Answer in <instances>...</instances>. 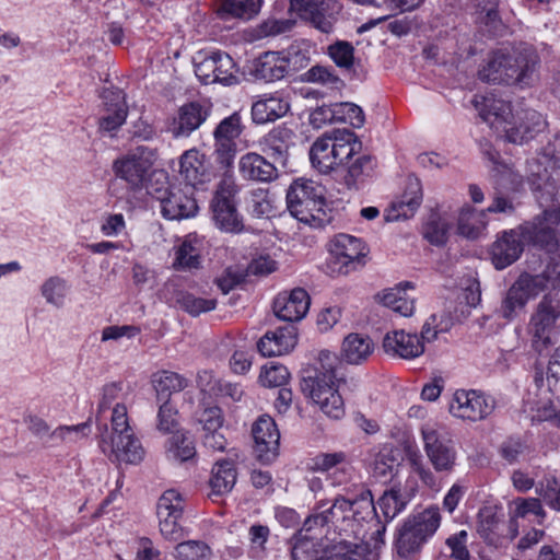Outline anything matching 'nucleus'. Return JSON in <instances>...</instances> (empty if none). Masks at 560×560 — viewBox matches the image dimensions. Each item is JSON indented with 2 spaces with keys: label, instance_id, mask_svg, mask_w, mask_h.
I'll return each mask as SVG.
<instances>
[{
  "label": "nucleus",
  "instance_id": "f03ea898",
  "mask_svg": "<svg viewBox=\"0 0 560 560\" xmlns=\"http://www.w3.org/2000/svg\"><path fill=\"white\" fill-rule=\"evenodd\" d=\"M479 116L492 129L503 132L505 139L515 144H523L545 128L542 116L535 109L513 110L511 104L494 95H476L472 100Z\"/></svg>",
  "mask_w": 560,
  "mask_h": 560
},
{
  "label": "nucleus",
  "instance_id": "864d4df0",
  "mask_svg": "<svg viewBox=\"0 0 560 560\" xmlns=\"http://www.w3.org/2000/svg\"><path fill=\"white\" fill-rule=\"evenodd\" d=\"M452 326L450 313L432 314L423 324L421 337L423 340L431 342L438 338L440 332L447 331Z\"/></svg>",
  "mask_w": 560,
  "mask_h": 560
},
{
  "label": "nucleus",
  "instance_id": "f3484780",
  "mask_svg": "<svg viewBox=\"0 0 560 560\" xmlns=\"http://www.w3.org/2000/svg\"><path fill=\"white\" fill-rule=\"evenodd\" d=\"M521 226L504 232L492 245L491 259L497 269H504L515 262L524 250Z\"/></svg>",
  "mask_w": 560,
  "mask_h": 560
},
{
  "label": "nucleus",
  "instance_id": "680f3d73",
  "mask_svg": "<svg viewBox=\"0 0 560 560\" xmlns=\"http://www.w3.org/2000/svg\"><path fill=\"white\" fill-rule=\"evenodd\" d=\"M526 301L513 287H511L501 302L499 314L504 319H513L522 311Z\"/></svg>",
  "mask_w": 560,
  "mask_h": 560
},
{
  "label": "nucleus",
  "instance_id": "dca6fc26",
  "mask_svg": "<svg viewBox=\"0 0 560 560\" xmlns=\"http://www.w3.org/2000/svg\"><path fill=\"white\" fill-rule=\"evenodd\" d=\"M154 159L155 153L153 151L139 147L136 153L127 155L115 163L116 174L130 185L137 187L142 183Z\"/></svg>",
  "mask_w": 560,
  "mask_h": 560
},
{
  "label": "nucleus",
  "instance_id": "49530a36",
  "mask_svg": "<svg viewBox=\"0 0 560 560\" xmlns=\"http://www.w3.org/2000/svg\"><path fill=\"white\" fill-rule=\"evenodd\" d=\"M548 280L542 275L532 276L528 273L521 275L512 287L521 293L526 302L535 299L547 288Z\"/></svg>",
  "mask_w": 560,
  "mask_h": 560
},
{
  "label": "nucleus",
  "instance_id": "6e6552de",
  "mask_svg": "<svg viewBox=\"0 0 560 560\" xmlns=\"http://www.w3.org/2000/svg\"><path fill=\"white\" fill-rule=\"evenodd\" d=\"M425 454L436 471H451L456 463L455 443L450 434L438 427L424 425L421 429Z\"/></svg>",
  "mask_w": 560,
  "mask_h": 560
},
{
  "label": "nucleus",
  "instance_id": "b1692460",
  "mask_svg": "<svg viewBox=\"0 0 560 560\" xmlns=\"http://www.w3.org/2000/svg\"><path fill=\"white\" fill-rule=\"evenodd\" d=\"M291 9L298 12L302 19L310 21L320 32H331L335 19L325 14V11L329 9L328 1L291 0Z\"/></svg>",
  "mask_w": 560,
  "mask_h": 560
},
{
  "label": "nucleus",
  "instance_id": "6e6d98bb",
  "mask_svg": "<svg viewBox=\"0 0 560 560\" xmlns=\"http://www.w3.org/2000/svg\"><path fill=\"white\" fill-rule=\"evenodd\" d=\"M332 61L342 69H351L354 62V47L346 40H337L327 48Z\"/></svg>",
  "mask_w": 560,
  "mask_h": 560
},
{
  "label": "nucleus",
  "instance_id": "6ab92c4d",
  "mask_svg": "<svg viewBox=\"0 0 560 560\" xmlns=\"http://www.w3.org/2000/svg\"><path fill=\"white\" fill-rule=\"evenodd\" d=\"M424 342L421 335L395 330L385 335L383 339L384 351L402 359H413L424 352Z\"/></svg>",
  "mask_w": 560,
  "mask_h": 560
},
{
  "label": "nucleus",
  "instance_id": "f704fd0d",
  "mask_svg": "<svg viewBox=\"0 0 560 560\" xmlns=\"http://www.w3.org/2000/svg\"><path fill=\"white\" fill-rule=\"evenodd\" d=\"M152 384L160 401H168L173 393H178L188 386V382L182 375L161 371L152 375Z\"/></svg>",
  "mask_w": 560,
  "mask_h": 560
},
{
  "label": "nucleus",
  "instance_id": "393cba45",
  "mask_svg": "<svg viewBox=\"0 0 560 560\" xmlns=\"http://www.w3.org/2000/svg\"><path fill=\"white\" fill-rule=\"evenodd\" d=\"M422 201L421 184L417 178H409L405 192L398 202H394L385 213V221L395 222L411 218Z\"/></svg>",
  "mask_w": 560,
  "mask_h": 560
},
{
  "label": "nucleus",
  "instance_id": "7ed1b4c3",
  "mask_svg": "<svg viewBox=\"0 0 560 560\" xmlns=\"http://www.w3.org/2000/svg\"><path fill=\"white\" fill-rule=\"evenodd\" d=\"M338 365V357L323 350L314 366L305 371L301 381L302 393L332 419H340L345 415L343 399L336 387Z\"/></svg>",
  "mask_w": 560,
  "mask_h": 560
},
{
  "label": "nucleus",
  "instance_id": "8fccbe9b",
  "mask_svg": "<svg viewBox=\"0 0 560 560\" xmlns=\"http://www.w3.org/2000/svg\"><path fill=\"white\" fill-rule=\"evenodd\" d=\"M450 223L438 213H432L423 226V236L432 245L441 246L447 241Z\"/></svg>",
  "mask_w": 560,
  "mask_h": 560
},
{
  "label": "nucleus",
  "instance_id": "ddd939ff",
  "mask_svg": "<svg viewBox=\"0 0 560 560\" xmlns=\"http://www.w3.org/2000/svg\"><path fill=\"white\" fill-rule=\"evenodd\" d=\"M506 57L512 83L529 85L540 65L537 51L530 46H522L506 51Z\"/></svg>",
  "mask_w": 560,
  "mask_h": 560
},
{
  "label": "nucleus",
  "instance_id": "4d7b16f0",
  "mask_svg": "<svg viewBox=\"0 0 560 560\" xmlns=\"http://www.w3.org/2000/svg\"><path fill=\"white\" fill-rule=\"evenodd\" d=\"M177 303L179 306L192 316L209 312L215 308L217 301L214 299H202L190 293H180Z\"/></svg>",
  "mask_w": 560,
  "mask_h": 560
},
{
  "label": "nucleus",
  "instance_id": "69168bd1",
  "mask_svg": "<svg viewBox=\"0 0 560 560\" xmlns=\"http://www.w3.org/2000/svg\"><path fill=\"white\" fill-rule=\"evenodd\" d=\"M122 383L110 382L105 384L101 389L97 413L101 415L113 408V405L116 404L119 398H122Z\"/></svg>",
  "mask_w": 560,
  "mask_h": 560
},
{
  "label": "nucleus",
  "instance_id": "1a4fd4ad",
  "mask_svg": "<svg viewBox=\"0 0 560 560\" xmlns=\"http://www.w3.org/2000/svg\"><path fill=\"white\" fill-rule=\"evenodd\" d=\"M192 188L185 186L152 188L149 194L160 202L161 212L170 220H182L194 217L198 211V205L192 197Z\"/></svg>",
  "mask_w": 560,
  "mask_h": 560
},
{
  "label": "nucleus",
  "instance_id": "e2e57ef3",
  "mask_svg": "<svg viewBox=\"0 0 560 560\" xmlns=\"http://www.w3.org/2000/svg\"><path fill=\"white\" fill-rule=\"evenodd\" d=\"M88 429V423H80L77 425H60L50 432L49 440L58 441L61 443H74L78 440L86 436L85 431Z\"/></svg>",
  "mask_w": 560,
  "mask_h": 560
},
{
  "label": "nucleus",
  "instance_id": "e433bc0d",
  "mask_svg": "<svg viewBox=\"0 0 560 560\" xmlns=\"http://www.w3.org/2000/svg\"><path fill=\"white\" fill-rule=\"evenodd\" d=\"M294 133L285 127L273 128L265 138V143L276 162L284 164Z\"/></svg>",
  "mask_w": 560,
  "mask_h": 560
},
{
  "label": "nucleus",
  "instance_id": "de8ad7c7",
  "mask_svg": "<svg viewBox=\"0 0 560 560\" xmlns=\"http://www.w3.org/2000/svg\"><path fill=\"white\" fill-rule=\"evenodd\" d=\"M398 465V460L394 455L393 450L383 448L375 455L371 464V467L373 476L376 479L386 481L387 479H390L394 476Z\"/></svg>",
  "mask_w": 560,
  "mask_h": 560
},
{
  "label": "nucleus",
  "instance_id": "cd10ccee",
  "mask_svg": "<svg viewBox=\"0 0 560 560\" xmlns=\"http://www.w3.org/2000/svg\"><path fill=\"white\" fill-rule=\"evenodd\" d=\"M527 167L537 179L547 178L549 170L560 168V135L550 140L537 158L527 161Z\"/></svg>",
  "mask_w": 560,
  "mask_h": 560
},
{
  "label": "nucleus",
  "instance_id": "a211bd4d",
  "mask_svg": "<svg viewBox=\"0 0 560 560\" xmlns=\"http://www.w3.org/2000/svg\"><path fill=\"white\" fill-rule=\"evenodd\" d=\"M102 448L104 453H109L115 460L127 464H138L144 457V450L133 431L122 434L109 435V440H103Z\"/></svg>",
  "mask_w": 560,
  "mask_h": 560
},
{
  "label": "nucleus",
  "instance_id": "20e7f679",
  "mask_svg": "<svg viewBox=\"0 0 560 560\" xmlns=\"http://www.w3.org/2000/svg\"><path fill=\"white\" fill-rule=\"evenodd\" d=\"M302 530L294 537L291 548L293 560H373L374 556L366 542H351L346 538L330 545L322 542Z\"/></svg>",
  "mask_w": 560,
  "mask_h": 560
},
{
  "label": "nucleus",
  "instance_id": "ea45409f",
  "mask_svg": "<svg viewBox=\"0 0 560 560\" xmlns=\"http://www.w3.org/2000/svg\"><path fill=\"white\" fill-rule=\"evenodd\" d=\"M236 482V470L232 462L220 460L212 469L210 486L213 493L224 494L231 491Z\"/></svg>",
  "mask_w": 560,
  "mask_h": 560
},
{
  "label": "nucleus",
  "instance_id": "13d9d810",
  "mask_svg": "<svg viewBox=\"0 0 560 560\" xmlns=\"http://www.w3.org/2000/svg\"><path fill=\"white\" fill-rule=\"evenodd\" d=\"M338 122L350 124L353 128H361L364 125L365 117L362 108L353 103L335 104Z\"/></svg>",
  "mask_w": 560,
  "mask_h": 560
},
{
  "label": "nucleus",
  "instance_id": "7c9ffc66",
  "mask_svg": "<svg viewBox=\"0 0 560 560\" xmlns=\"http://www.w3.org/2000/svg\"><path fill=\"white\" fill-rule=\"evenodd\" d=\"M290 106L278 95H265L253 103L252 117L256 124H266L283 117Z\"/></svg>",
  "mask_w": 560,
  "mask_h": 560
},
{
  "label": "nucleus",
  "instance_id": "58836bf2",
  "mask_svg": "<svg viewBox=\"0 0 560 560\" xmlns=\"http://www.w3.org/2000/svg\"><path fill=\"white\" fill-rule=\"evenodd\" d=\"M331 136L334 137L331 142L339 165L361 150V142L355 133L349 129H335L331 131Z\"/></svg>",
  "mask_w": 560,
  "mask_h": 560
},
{
  "label": "nucleus",
  "instance_id": "a19ab883",
  "mask_svg": "<svg viewBox=\"0 0 560 560\" xmlns=\"http://www.w3.org/2000/svg\"><path fill=\"white\" fill-rule=\"evenodd\" d=\"M377 296L384 306L401 316H410L413 313V300L407 296L405 288L401 285L384 290Z\"/></svg>",
  "mask_w": 560,
  "mask_h": 560
},
{
  "label": "nucleus",
  "instance_id": "a18cd8bd",
  "mask_svg": "<svg viewBox=\"0 0 560 560\" xmlns=\"http://www.w3.org/2000/svg\"><path fill=\"white\" fill-rule=\"evenodd\" d=\"M212 556V549L202 540L182 541L174 551L176 560H211Z\"/></svg>",
  "mask_w": 560,
  "mask_h": 560
},
{
  "label": "nucleus",
  "instance_id": "423d86ee",
  "mask_svg": "<svg viewBox=\"0 0 560 560\" xmlns=\"http://www.w3.org/2000/svg\"><path fill=\"white\" fill-rule=\"evenodd\" d=\"M532 346L542 352L557 341L560 335V295L546 294L535 306L527 327Z\"/></svg>",
  "mask_w": 560,
  "mask_h": 560
},
{
  "label": "nucleus",
  "instance_id": "c85d7f7f",
  "mask_svg": "<svg viewBox=\"0 0 560 560\" xmlns=\"http://www.w3.org/2000/svg\"><path fill=\"white\" fill-rule=\"evenodd\" d=\"M179 173L186 182V186L194 189L195 186L206 180V156L197 149L185 151L179 159Z\"/></svg>",
  "mask_w": 560,
  "mask_h": 560
},
{
  "label": "nucleus",
  "instance_id": "5701e85b",
  "mask_svg": "<svg viewBox=\"0 0 560 560\" xmlns=\"http://www.w3.org/2000/svg\"><path fill=\"white\" fill-rule=\"evenodd\" d=\"M290 68V59L283 51H266L253 62L252 72L268 82L283 79Z\"/></svg>",
  "mask_w": 560,
  "mask_h": 560
},
{
  "label": "nucleus",
  "instance_id": "5fc2aeb1",
  "mask_svg": "<svg viewBox=\"0 0 560 560\" xmlns=\"http://www.w3.org/2000/svg\"><path fill=\"white\" fill-rule=\"evenodd\" d=\"M290 380V373L284 365L271 363L262 366L259 382L265 387H283Z\"/></svg>",
  "mask_w": 560,
  "mask_h": 560
},
{
  "label": "nucleus",
  "instance_id": "09e8293b",
  "mask_svg": "<svg viewBox=\"0 0 560 560\" xmlns=\"http://www.w3.org/2000/svg\"><path fill=\"white\" fill-rule=\"evenodd\" d=\"M478 533L489 544H499L500 521L492 508H483L478 514Z\"/></svg>",
  "mask_w": 560,
  "mask_h": 560
},
{
  "label": "nucleus",
  "instance_id": "f257e3e1",
  "mask_svg": "<svg viewBox=\"0 0 560 560\" xmlns=\"http://www.w3.org/2000/svg\"><path fill=\"white\" fill-rule=\"evenodd\" d=\"M352 488H347L346 494L353 493V497L338 495L330 506L320 504L322 511L305 520L304 529L312 532L317 526L331 524L340 535L364 542L365 525L373 521L376 509L369 489L362 483L353 485Z\"/></svg>",
  "mask_w": 560,
  "mask_h": 560
},
{
  "label": "nucleus",
  "instance_id": "412c9836",
  "mask_svg": "<svg viewBox=\"0 0 560 560\" xmlns=\"http://www.w3.org/2000/svg\"><path fill=\"white\" fill-rule=\"evenodd\" d=\"M310 307V296L302 288L292 290L289 294H279L273 302L276 316L284 322L302 319Z\"/></svg>",
  "mask_w": 560,
  "mask_h": 560
},
{
  "label": "nucleus",
  "instance_id": "473e14b6",
  "mask_svg": "<svg viewBox=\"0 0 560 560\" xmlns=\"http://www.w3.org/2000/svg\"><path fill=\"white\" fill-rule=\"evenodd\" d=\"M104 97H110L112 103H106L107 114L100 119V129L109 132L118 129L125 122L128 109L120 92L109 91Z\"/></svg>",
  "mask_w": 560,
  "mask_h": 560
},
{
  "label": "nucleus",
  "instance_id": "4c0bfd02",
  "mask_svg": "<svg viewBox=\"0 0 560 560\" xmlns=\"http://www.w3.org/2000/svg\"><path fill=\"white\" fill-rule=\"evenodd\" d=\"M486 211H476L471 208H463L459 217L457 230L458 233L467 238H477L487 226Z\"/></svg>",
  "mask_w": 560,
  "mask_h": 560
},
{
  "label": "nucleus",
  "instance_id": "3c124183",
  "mask_svg": "<svg viewBox=\"0 0 560 560\" xmlns=\"http://www.w3.org/2000/svg\"><path fill=\"white\" fill-rule=\"evenodd\" d=\"M214 58V75L215 83L232 84L236 81L235 63L226 52L215 51Z\"/></svg>",
  "mask_w": 560,
  "mask_h": 560
},
{
  "label": "nucleus",
  "instance_id": "79ce46f5",
  "mask_svg": "<svg viewBox=\"0 0 560 560\" xmlns=\"http://www.w3.org/2000/svg\"><path fill=\"white\" fill-rule=\"evenodd\" d=\"M211 209L212 218L220 230L240 232L243 229L235 203H211Z\"/></svg>",
  "mask_w": 560,
  "mask_h": 560
},
{
  "label": "nucleus",
  "instance_id": "774afa93",
  "mask_svg": "<svg viewBox=\"0 0 560 560\" xmlns=\"http://www.w3.org/2000/svg\"><path fill=\"white\" fill-rule=\"evenodd\" d=\"M345 460L346 455L342 452L323 453L311 459L308 468L313 471H328Z\"/></svg>",
  "mask_w": 560,
  "mask_h": 560
},
{
  "label": "nucleus",
  "instance_id": "0eeeda50",
  "mask_svg": "<svg viewBox=\"0 0 560 560\" xmlns=\"http://www.w3.org/2000/svg\"><path fill=\"white\" fill-rule=\"evenodd\" d=\"M440 522L441 515L436 506L410 516L399 530L396 541L398 555L408 558L418 552L424 541L435 533Z\"/></svg>",
  "mask_w": 560,
  "mask_h": 560
},
{
  "label": "nucleus",
  "instance_id": "72a5a7b5",
  "mask_svg": "<svg viewBox=\"0 0 560 560\" xmlns=\"http://www.w3.org/2000/svg\"><path fill=\"white\" fill-rule=\"evenodd\" d=\"M506 51H497L488 60L487 65L479 70V78L488 83L513 84L510 78Z\"/></svg>",
  "mask_w": 560,
  "mask_h": 560
},
{
  "label": "nucleus",
  "instance_id": "4be33fe9",
  "mask_svg": "<svg viewBox=\"0 0 560 560\" xmlns=\"http://www.w3.org/2000/svg\"><path fill=\"white\" fill-rule=\"evenodd\" d=\"M296 343L298 334L295 327L284 326L267 331L257 342V348L264 357H277L289 353Z\"/></svg>",
  "mask_w": 560,
  "mask_h": 560
},
{
  "label": "nucleus",
  "instance_id": "9d476101",
  "mask_svg": "<svg viewBox=\"0 0 560 560\" xmlns=\"http://www.w3.org/2000/svg\"><path fill=\"white\" fill-rule=\"evenodd\" d=\"M557 225H560V208L545 210L532 221L520 226L525 242L552 253L559 244L556 233Z\"/></svg>",
  "mask_w": 560,
  "mask_h": 560
},
{
  "label": "nucleus",
  "instance_id": "c03bdc74",
  "mask_svg": "<svg viewBox=\"0 0 560 560\" xmlns=\"http://www.w3.org/2000/svg\"><path fill=\"white\" fill-rule=\"evenodd\" d=\"M409 500L408 495H404L398 486L386 490L377 501V505L386 521L393 520L400 513Z\"/></svg>",
  "mask_w": 560,
  "mask_h": 560
},
{
  "label": "nucleus",
  "instance_id": "603ef678",
  "mask_svg": "<svg viewBox=\"0 0 560 560\" xmlns=\"http://www.w3.org/2000/svg\"><path fill=\"white\" fill-rule=\"evenodd\" d=\"M200 265L199 252L189 241H185L176 249L173 267L176 270H190Z\"/></svg>",
  "mask_w": 560,
  "mask_h": 560
},
{
  "label": "nucleus",
  "instance_id": "37998d69",
  "mask_svg": "<svg viewBox=\"0 0 560 560\" xmlns=\"http://www.w3.org/2000/svg\"><path fill=\"white\" fill-rule=\"evenodd\" d=\"M167 455L178 462H187L195 457V444L186 432L175 431L172 434L167 442Z\"/></svg>",
  "mask_w": 560,
  "mask_h": 560
},
{
  "label": "nucleus",
  "instance_id": "0e129e2a",
  "mask_svg": "<svg viewBox=\"0 0 560 560\" xmlns=\"http://www.w3.org/2000/svg\"><path fill=\"white\" fill-rule=\"evenodd\" d=\"M308 82L322 83L332 89L343 85V82L331 70L322 66H314L305 73Z\"/></svg>",
  "mask_w": 560,
  "mask_h": 560
},
{
  "label": "nucleus",
  "instance_id": "a878e982",
  "mask_svg": "<svg viewBox=\"0 0 560 560\" xmlns=\"http://www.w3.org/2000/svg\"><path fill=\"white\" fill-rule=\"evenodd\" d=\"M209 116V108L200 103L190 102L179 107L174 118L172 133L175 137H187L198 129Z\"/></svg>",
  "mask_w": 560,
  "mask_h": 560
},
{
  "label": "nucleus",
  "instance_id": "052dcab7",
  "mask_svg": "<svg viewBox=\"0 0 560 560\" xmlns=\"http://www.w3.org/2000/svg\"><path fill=\"white\" fill-rule=\"evenodd\" d=\"M182 516L171 515L170 512L167 514H158L160 532L165 539L176 541L185 536V529L179 523Z\"/></svg>",
  "mask_w": 560,
  "mask_h": 560
},
{
  "label": "nucleus",
  "instance_id": "aec40b11",
  "mask_svg": "<svg viewBox=\"0 0 560 560\" xmlns=\"http://www.w3.org/2000/svg\"><path fill=\"white\" fill-rule=\"evenodd\" d=\"M330 253L334 258L332 264L339 265L338 270L347 273L348 269L342 270L343 268L361 264L362 258L365 256V246L361 240L354 236L339 234L332 241Z\"/></svg>",
  "mask_w": 560,
  "mask_h": 560
},
{
  "label": "nucleus",
  "instance_id": "c756f323",
  "mask_svg": "<svg viewBox=\"0 0 560 560\" xmlns=\"http://www.w3.org/2000/svg\"><path fill=\"white\" fill-rule=\"evenodd\" d=\"M331 139V131L324 133L315 140L310 150L312 165L320 173H329L339 166Z\"/></svg>",
  "mask_w": 560,
  "mask_h": 560
},
{
  "label": "nucleus",
  "instance_id": "bf43d9fd",
  "mask_svg": "<svg viewBox=\"0 0 560 560\" xmlns=\"http://www.w3.org/2000/svg\"><path fill=\"white\" fill-rule=\"evenodd\" d=\"M184 498L174 489L166 490L158 502L156 514L183 515Z\"/></svg>",
  "mask_w": 560,
  "mask_h": 560
},
{
  "label": "nucleus",
  "instance_id": "bb28decb",
  "mask_svg": "<svg viewBox=\"0 0 560 560\" xmlns=\"http://www.w3.org/2000/svg\"><path fill=\"white\" fill-rule=\"evenodd\" d=\"M240 173L247 180L271 182L278 172L273 163L257 153H246L240 159Z\"/></svg>",
  "mask_w": 560,
  "mask_h": 560
},
{
  "label": "nucleus",
  "instance_id": "c9c22d12",
  "mask_svg": "<svg viewBox=\"0 0 560 560\" xmlns=\"http://www.w3.org/2000/svg\"><path fill=\"white\" fill-rule=\"evenodd\" d=\"M261 7V0H221L217 10L221 19H243L250 20L258 14Z\"/></svg>",
  "mask_w": 560,
  "mask_h": 560
},
{
  "label": "nucleus",
  "instance_id": "338daca9",
  "mask_svg": "<svg viewBox=\"0 0 560 560\" xmlns=\"http://www.w3.org/2000/svg\"><path fill=\"white\" fill-rule=\"evenodd\" d=\"M110 435L122 434L132 431L129 425L127 406L124 402H116L112 408Z\"/></svg>",
  "mask_w": 560,
  "mask_h": 560
},
{
  "label": "nucleus",
  "instance_id": "f8f14e48",
  "mask_svg": "<svg viewBox=\"0 0 560 560\" xmlns=\"http://www.w3.org/2000/svg\"><path fill=\"white\" fill-rule=\"evenodd\" d=\"M242 118L238 113H233L222 119L213 131L214 153L217 161L224 167H230L235 158L236 139L243 132Z\"/></svg>",
  "mask_w": 560,
  "mask_h": 560
},
{
  "label": "nucleus",
  "instance_id": "39448f33",
  "mask_svg": "<svg viewBox=\"0 0 560 560\" xmlns=\"http://www.w3.org/2000/svg\"><path fill=\"white\" fill-rule=\"evenodd\" d=\"M287 206L290 213L303 223L323 226L329 221L322 188L313 182H293L287 192Z\"/></svg>",
  "mask_w": 560,
  "mask_h": 560
},
{
  "label": "nucleus",
  "instance_id": "4468645a",
  "mask_svg": "<svg viewBox=\"0 0 560 560\" xmlns=\"http://www.w3.org/2000/svg\"><path fill=\"white\" fill-rule=\"evenodd\" d=\"M196 419L201 425L203 446L210 451H224L226 439L221 432L224 423L223 412L218 406H203L196 413Z\"/></svg>",
  "mask_w": 560,
  "mask_h": 560
},
{
  "label": "nucleus",
  "instance_id": "2f4dec72",
  "mask_svg": "<svg viewBox=\"0 0 560 560\" xmlns=\"http://www.w3.org/2000/svg\"><path fill=\"white\" fill-rule=\"evenodd\" d=\"M374 343L368 336L349 334L342 342L341 357L350 364H360L373 353Z\"/></svg>",
  "mask_w": 560,
  "mask_h": 560
},
{
  "label": "nucleus",
  "instance_id": "9b49d317",
  "mask_svg": "<svg viewBox=\"0 0 560 560\" xmlns=\"http://www.w3.org/2000/svg\"><path fill=\"white\" fill-rule=\"evenodd\" d=\"M495 409V399L475 389H457L450 404V412L472 422L489 417Z\"/></svg>",
  "mask_w": 560,
  "mask_h": 560
},
{
  "label": "nucleus",
  "instance_id": "2eb2a0df",
  "mask_svg": "<svg viewBox=\"0 0 560 560\" xmlns=\"http://www.w3.org/2000/svg\"><path fill=\"white\" fill-rule=\"evenodd\" d=\"M252 434L257 457L265 463L273 460L278 455L280 440V433L273 419L269 416L260 417L254 423Z\"/></svg>",
  "mask_w": 560,
  "mask_h": 560
}]
</instances>
